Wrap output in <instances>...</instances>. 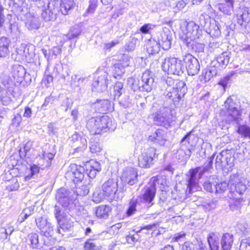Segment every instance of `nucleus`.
I'll use <instances>...</instances> for the list:
<instances>
[{
	"instance_id": "obj_25",
	"label": "nucleus",
	"mask_w": 250,
	"mask_h": 250,
	"mask_svg": "<svg viewBox=\"0 0 250 250\" xmlns=\"http://www.w3.org/2000/svg\"><path fill=\"white\" fill-rule=\"evenodd\" d=\"M74 4L73 0H61L60 6L62 14L64 16L70 14Z\"/></svg>"
},
{
	"instance_id": "obj_62",
	"label": "nucleus",
	"mask_w": 250,
	"mask_h": 250,
	"mask_svg": "<svg viewBox=\"0 0 250 250\" xmlns=\"http://www.w3.org/2000/svg\"><path fill=\"white\" fill-rule=\"evenodd\" d=\"M185 236V233L184 232H180L179 233L175 234L174 237L172 239V241L173 242H179L181 239Z\"/></svg>"
},
{
	"instance_id": "obj_14",
	"label": "nucleus",
	"mask_w": 250,
	"mask_h": 250,
	"mask_svg": "<svg viewBox=\"0 0 250 250\" xmlns=\"http://www.w3.org/2000/svg\"><path fill=\"white\" fill-rule=\"evenodd\" d=\"M118 185L113 179H109L102 185V190L106 197H113L117 191Z\"/></svg>"
},
{
	"instance_id": "obj_60",
	"label": "nucleus",
	"mask_w": 250,
	"mask_h": 250,
	"mask_svg": "<svg viewBox=\"0 0 250 250\" xmlns=\"http://www.w3.org/2000/svg\"><path fill=\"white\" fill-rule=\"evenodd\" d=\"M130 58L127 54H124L122 55L121 61L123 62L122 65L124 66H127L129 65Z\"/></svg>"
},
{
	"instance_id": "obj_55",
	"label": "nucleus",
	"mask_w": 250,
	"mask_h": 250,
	"mask_svg": "<svg viewBox=\"0 0 250 250\" xmlns=\"http://www.w3.org/2000/svg\"><path fill=\"white\" fill-rule=\"evenodd\" d=\"M54 214L57 221L64 217L63 212L62 209L57 205L55 206Z\"/></svg>"
},
{
	"instance_id": "obj_37",
	"label": "nucleus",
	"mask_w": 250,
	"mask_h": 250,
	"mask_svg": "<svg viewBox=\"0 0 250 250\" xmlns=\"http://www.w3.org/2000/svg\"><path fill=\"white\" fill-rule=\"evenodd\" d=\"M25 24L27 27L29 29H38L40 26L39 22L35 17H29Z\"/></svg>"
},
{
	"instance_id": "obj_28",
	"label": "nucleus",
	"mask_w": 250,
	"mask_h": 250,
	"mask_svg": "<svg viewBox=\"0 0 250 250\" xmlns=\"http://www.w3.org/2000/svg\"><path fill=\"white\" fill-rule=\"evenodd\" d=\"M219 234L216 233L211 232L208 234V242L210 250H219Z\"/></svg>"
},
{
	"instance_id": "obj_2",
	"label": "nucleus",
	"mask_w": 250,
	"mask_h": 250,
	"mask_svg": "<svg viewBox=\"0 0 250 250\" xmlns=\"http://www.w3.org/2000/svg\"><path fill=\"white\" fill-rule=\"evenodd\" d=\"M111 124V119L107 115H104L88 119L86 127L92 134H98L107 128H110Z\"/></svg>"
},
{
	"instance_id": "obj_45",
	"label": "nucleus",
	"mask_w": 250,
	"mask_h": 250,
	"mask_svg": "<svg viewBox=\"0 0 250 250\" xmlns=\"http://www.w3.org/2000/svg\"><path fill=\"white\" fill-rule=\"evenodd\" d=\"M20 187L19 184L17 179H13L6 186V189L9 191L17 190Z\"/></svg>"
},
{
	"instance_id": "obj_9",
	"label": "nucleus",
	"mask_w": 250,
	"mask_h": 250,
	"mask_svg": "<svg viewBox=\"0 0 250 250\" xmlns=\"http://www.w3.org/2000/svg\"><path fill=\"white\" fill-rule=\"evenodd\" d=\"M184 61L189 75L194 76L198 74L200 70V65L197 59L188 54L185 56Z\"/></svg>"
},
{
	"instance_id": "obj_44",
	"label": "nucleus",
	"mask_w": 250,
	"mask_h": 250,
	"mask_svg": "<svg viewBox=\"0 0 250 250\" xmlns=\"http://www.w3.org/2000/svg\"><path fill=\"white\" fill-rule=\"evenodd\" d=\"M32 212L29 209H24L19 215L17 221L20 223H21L26 220L31 214Z\"/></svg>"
},
{
	"instance_id": "obj_64",
	"label": "nucleus",
	"mask_w": 250,
	"mask_h": 250,
	"mask_svg": "<svg viewBox=\"0 0 250 250\" xmlns=\"http://www.w3.org/2000/svg\"><path fill=\"white\" fill-rule=\"evenodd\" d=\"M22 121L21 116L20 114H17L15 115L14 118L13 119V124L15 126H18L20 125V123Z\"/></svg>"
},
{
	"instance_id": "obj_34",
	"label": "nucleus",
	"mask_w": 250,
	"mask_h": 250,
	"mask_svg": "<svg viewBox=\"0 0 250 250\" xmlns=\"http://www.w3.org/2000/svg\"><path fill=\"white\" fill-rule=\"evenodd\" d=\"M27 243L33 249L38 248L39 244V236L35 233H31L27 236Z\"/></svg>"
},
{
	"instance_id": "obj_29",
	"label": "nucleus",
	"mask_w": 250,
	"mask_h": 250,
	"mask_svg": "<svg viewBox=\"0 0 250 250\" xmlns=\"http://www.w3.org/2000/svg\"><path fill=\"white\" fill-rule=\"evenodd\" d=\"M10 40L5 37L0 38V57H5L9 54Z\"/></svg>"
},
{
	"instance_id": "obj_16",
	"label": "nucleus",
	"mask_w": 250,
	"mask_h": 250,
	"mask_svg": "<svg viewBox=\"0 0 250 250\" xmlns=\"http://www.w3.org/2000/svg\"><path fill=\"white\" fill-rule=\"evenodd\" d=\"M167 133L166 131L157 129L149 136L148 139L150 141L153 142L160 145H164L167 141Z\"/></svg>"
},
{
	"instance_id": "obj_30",
	"label": "nucleus",
	"mask_w": 250,
	"mask_h": 250,
	"mask_svg": "<svg viewBox=\"0 0 250 250\" xmlns=\"http://www.w3.org/2000/svg\"><path fill=\"white\" fill-rule=\"evenodd\" d=\"M146 46L149 54H155L159 52L161 46L157 41L154 39H150L147 41Z\"/></svg>"
},
{
	"instance_id": "obj_63",
	"label": "nucleus",
	"mask_w": 250,
	"mask_h": 250,
	"mask_svg": "<svg viewBox=\"0 0 250 250\" xmlns=\"http://www.w3.org/2000/svg\"><path fill=\"white\" fill-rule=\"evenodd\" d=\"M60 2L59 0H49L48 3V6L49 8L52 9L56 7H58Z\"/></svg>"
},
{
	"instance_id": "obj_22",
	"label": "nucleus",
	"mask_w": 250,
	"mask_h": 250,
	"mask_svg": "<svg viewBox=\"0 0 250 250\" xmlns=\"http://www.w3.org/2000/svg\"><path fill=\"white\" fill-rule=\"evenodd\" d=\"M216 74V70L213 67L206 68L202 70L200 76V80L204 83L208 82L214 75Z\"/></svg>"
},
{
	"instance_id": "obj_7",
	"label": "nucleus",
	"mask_w": 250,
	"mask_h": 250,
	"mask_svg": "<svg viewBox=\"0 0 250 250\" xmlns=\"http://www.w3.org/2000/svg\"><path fill=\"white\" fill-rule=\"evenodd\" d=\"M186 84L183 81L177 83L176 86L173 87L167 94L169 98H171L174 102H178L182 97H184L187 92Z\"/></svg>"
},
{
	"instance_id": "obj_19",
	"label": "nucleus",
	"mask_w": 250,
	"mask_h": 250,
	"mask_svg": "<svg viewBox=\"0 0 250 250\" xmlns=\"http://www.w3.org/2000/svg\"><path fill=\"white\" fill-rule=\"evenodd\" d=\"M200 169V167H197L189 171V178L188 181L186 192L190 193L192 190L196 187L197 184L196 175Z\"/></svg>"
},
{
	"instance_id": "obj_48",
	"label": "nucleus",
	"mask_w": 250,
	"mask_h": 250,
	"mask_svg": "<svg viewBox=\"0 0 250 250\" xmlns=\"http://www.w3.org/2000/svg\"><path fill=\"white\" fill-rule=\"evenodd\" d=\"M178 154L179 156H181V158H179V159H180L181 161H184L187 159L189 158L190 154L191 151L189 149H187L185 150H180L178 151Z\"/></svg>"
},
{
	"instance_id": "obj_8",
	"label": "nucleus",
	"mask_w": 250,
	"mask_h": 250,
	"mask_svg": "<svg viewBox=\"0 0 250 250\" xmlns=\"http://www.w3.org/2000/svg\"><path fill=\"white\" fill-rule=\"evenodd\" d=\"M153 83L152 73L149 70H146L143 73L141 79L138 81V88L141 91L149 92L152 90Z\"/></svg>"
},
{
	"instance_id": "obj_38",
	"label": "nucleus",
	"mask_w": 250,
	"mask_h": 250,
	"mask_svg": "<svg viewBox=\"0 0 250 250\" xmlns=\"http://www.w3.org/2000/svg\"><path fill=\"white\" fill-rule=\"evenodd\" d=\"M138 202V199L133 198L129 203V208L127 210L126 214L128 216H130L136 211V205Z\"/></svg>"
},
{
	"instance_id": "obj_61",
	"label": "nucleus",
	"mask_w": 250,
	"mask_h": 250,
	"mask_svg": "<svg viewBox=\"0 0 250 250\" xmlns=\"http://www.w3.org/2000/svg\"><path fill=\"white\" fill-rule=\"evenodd\" d=\"M86 167H87L86 172L87 173L88 176L90 178H95L97 172H98V171H97L92 169L90 167H89L88 165H86Z\"/></svg>"
},
{
	"instance_id": "obj_18",
	"label": "nucleus",
	"mask_w": 250,
	"mask_h": 250,
	"mask_svg": "<svg viewBox=\"0 0 250 250\" xmlns=\"http://www.w3.org/2000/svg\"><path fill=\"white\" fill-rule=\"evenodd\" d=\"M37 225L44 236L49 237L53 235V229L52 225L46 219L42 220L40 223H37Z\"/></svg>"
},
{
	"instance_id": "obj_39",
	"label": "nucleus",
	"mask_w": 250,
	"mask_h": 250,
	"mask_svg": "<svg viewBox=\"0 0 250 250\" xmlns=\"http://www.w3.org/2000/svg\"><path fill=\"white\" fill-rule=\"evenodd\" d=\"M85 250H98L99 246L94 242L93 239H89L84 243L83 246Z\"/></svg>"
},
{
	"instance_id": "obj_49",
	"label": "nucleus",
	"mask_w": 250,
	"mask_h": 250,
	"mask_svg": "<svg viewBox=\"0 0 250 250\" xmlns=\"http://www.w3.org/2000/svg\"><path fill=\"white\" fill-rule=\"evenodd\" d=\"M32 146V142L31 141L27 142L24 145L22 149H20L19 153L21 157L25 156L26 153L31 149Z\"/></svg>"
},
{
	"instance_id": "obj_15",
	"label": "nucleus",
	"mask_w": 250,
	"mask_h": 250,
	"mask_svg": "<svg viewBox=\"0 0 250 250\" xmlns=\"http://www.w3.org/2000/svg\"><path fill=\"white\" fill-rule=\"evenodd\" d=\"M172 35L168 30L162 32L158 37V42L164 50H168L171 44Z\"/></svg>"
},
{
	"instance_id": "obj_24",
	"label": "nucleus",
	"mask_w": 250,
	"mask_h": 250,
	"mask_svg": "<svg viewBox=\"0 0 250 250\" xmlns=\"http://www.w3.org/2000/svg\"><path fill=\"white\" fill-rule=\"evenodd\" d=\"M22 49H18L17 53L21 56V59L30 60L34 56V46H28L23 47Z\"/></svg>"
},
{
	"instance_id": "obj_20",
	"label": "nucleus",
	"mask_w": 250,
	"mask_h": 250,
	"mask_svg": "<svg viewBox=\"0 0 250 250\" xmlns=\"http://www.w3.org/2000/svg\"><path fill=\"white\" fill-rule=\"evenodd\" d=\"M233 242V235L229 233H225L221 240V249L222 250H230Z\"/></svg>"
},
{
	"instance_id": "obj_43",
	"label": "nucleus",
	"mask_w": 250,
	"mask_h": 250,
	"mask_svg": "<svg viewBox=\"0 0 250 250\" xmlns=\"http://www.w3.org/2000/svg\"><path fill=\"white\" fill-rule=\"evenodd\" d=\"M104 193H102L99 189L96 190L93 194V201L97 203L101 202L104 198Z\"/></svg>"
},
{
	"instance_id": "obj_27",
	"label": "nucleus",
	"mask_w": 250,
	"mask_h": 250,
	"mask_svg": "<svg viewBox=\"0 0 250 250\" xmlns=\"http://www.w3.org/2000/svg\"><path fill=\"white\" fill-rule=\"evenodd\" d=\"M25 73L24 68L21 65H15L12 70V76L17 82H21Z\"/></svg>"
},
{
	"instance_id": "obj_3",
	"label": "nucleus",
	"mask_w": 250,
	"mask_h": 250,
	"mask_svg": "<svg viewBox=\"0 0 250 250\" xmlns=\"http://www.w3.org/2000/svg\"><path fill=\"white\" fill-rule=\"evenodd\" d=\"M164 71L168 74L180 76L185 71V67L182 61L174 57L166 58L162 63Z\"/></svg>"
},
{
	"instance_id": "obj_23",
	"label": "nucleus",
	"mask_w": 250,
	"mask_h": 250,
	"mask_svg": "<svg viewBox=\"0 0 250 250\" xmlns=\"http://www.w3.org/2000/svg\"><path fill=\"white\" fill-rule=\"evenodd\" d=\"M75 169L68 172V174L72 176L73 181L74 183H78L81 181L84 177L83 171L84 168L80 166L74 165Z\"/></svg>"
},
{
	"instance_id": "obj_31",
	"label": "nucleus",
	"mask_w": 250,
	"mask_h": 250,
	"mask_svg": "<svg viewBox=\"0 0 250 250\" xmlns=\"http://www.w3.org/2000/svg\"><path fill=\"white\" fill-rule=\"evenodd\" d=\"M182 250H208V248L201 241L195 244L186 242Z\"/></svg>"
},
{
	"instance_id": "obj_13",
	"label": "nucleus",
	"mask_w": 250,
	"mask_h": 250,
	"mask_svg": "<svg viewBox=\"0 0 250 250\" xmlns=\"http://www.w3.org/2000/svg\"><path fill=\"white\" fill-rule=\"evenodd\" d=\"M138 174L136 169L130 167L126 168L123 173L122 181L129 185H133L137 182Z\"/></svg>"
},
{
	"instance_id": "obj_11",
	"label": "nucleus",
	"mask_w": 250,
	"mask_h": 250,
	"mask_svg": "<svg viewBox=\"0 0 250 250\" xmlns=\"http://www.w3.org/2000/svg\"><path fill=\"white\" fill-rule=\"evenodd\" d=\"M225 107L227 110L228 119L229 121L239 122L240 112L235 106L233 100L229 97L225 102Z\"/></svg>"
},
{
	"instance_id": "obj_52",
	"label": "nucleus",
	"mask_w": 250,
	"mask_h": 250,
	"mask_svg": "<svg viewBox=\"0 0 250 250\" xmlns=\"http://www.w3.org/2000/svg\"><path fill=\"white\" fill-rule=\"evenodd\" d=\"M216 203L214 201H209L208 202H205L203 205V208L206 210H210L216 208Z\"/></svg>"
},
{
	"instance_id": "obj_54",
	"label": "nucleus",
	"mask_w": 250,
	"mask_h": 250,
	"mask_svg": "<svg viewBox=\"0 0 250 250\" xmlns=\"http://www.w3.org/2000/svg\"><path fill=\"white\" fill-rule=\"evenodd\" d=\"M232 7L230 5H225L221 4L219 5V10L224 14L226 15H230L231 14V11Z\"/></svg>"
},
{
	"instance_id": "obj_56",
	"label": "nucleus",
	"mask_w": 250,
	"mask_h": 250,
	"mask_svg": "<svg viewBox=\"0 0 250 250\" xmlns=\"http://www.w3.org/2000/svg\"><path fill=\"white\" fill-rule=\"evenodd\" d=\"M87 165L89 167L98 172L101 170V165L98 162L92 161L89 162V164Z\"/></svg>"
},
{
	"instance_id": "obj_58",
	"label": "nucleus",
	"mask_w": 250,
	"mask_h": 250,
	"mask_svg": "<svg viewBox=\"0 0 250 250\" xmlns=\"http://www.w3.org/2000/svg\"><path fill=\"white\" fill-rule=\"evenodd\" d=\"M90 149L92 153H97L100 152L101 151L102 148L98 143H94L91 145L90 146Z\"/></svg>"
},
{
	"instance_id": "obj_57",
	"label": "nucleus",
	"mask_w": 250,
	"mask_h": 250,
	"mask_svg": "<svg viewBox=\"0 0 250 250\" xmlns=\"http://www.w3.org/2000/svg\"><path fill=\"white\" fill-rule=\"evenodd\" d=\"M43 158L46 160L47 164L46 167H49L51 163L49 161H51L54 157V154L52 153H44L43 154Z\"/></svg>"
},
{
	"instance_id": "obj_21",
	"label": "nucleus",
	"mask_w": 250,
	"mask_h": 250,
	"mask_svg": "<svg viewBox=\"0 0 250 250\" xmlns=\"http://www.w3.org/2000/svg\"><path fill=\"white\" fill-rule=\"evenodd\" d=\"M60 229H57L59 234H63V232L69 230L73 226V222L70 219L63 217L58 221Z\"/></svg>"
},
{
	"instance_id": "obj_42",
	"label": "nucleus",
	"mask_w": 250,
	"mask_h": 250,
	"mask_svg": "<svg viewBox=\"0 0 250 250\" xmlns=\"http://www.w3.org/2000/svg\"><path fill=\"white\" fill-rule=\"evenodd\" d=\"M64 42L65 40L63 42L61 41L59 45L53 47L49 50V54H51V57H53V56L56 57L61 53L62 47L63 46Z\"/></svg>"
},
{
	"instance_id": "obj_36",
	"label": "nucleus",
	"mask_w": 250,
	"mask_h": 250,
	"mask_svg": "<svg viewBox=\"0 0 250 250\" xmlns=\"http://www.w3.org/2000/svg\"><path fill=\"white\" fill-rule=\"evenodd\" d=\"M215 193L222 194L224 193L228 188L229 189V181L228 183L222 182L214 186Z\"/></svg>"
},
{
	"instance_id": "obj_46",
	"label": "nucleus",
	"mask_w": 250,
	"mask_h": 250,
	"mask_svg": "<svg viewBox=\"0 0 250 250\" xmlns=\"http://www.w3.org/2000/svg\"><path fill=\"white\" fill-rule=\"evenodd\" d=\"M123 84L121 82L116 83L114 87V92L115 97H119L123 92Z\"/></svg>"
},
{
	"instance_id": "obj_26",
	"label": "nucleus",
	"mask_w": 250,
	"mask_h": 250,
	"mask_svg": "<svg viewBox=\"0 0 250 250\" xmlns=\"http://www.w3.org/2000/svg\"><path fill=\"white\" fill-rule=\"evenodd\" d=\"M94 105L97 111L100 113H105L111 109L110 102L107 100H99L95 103Z\"/></svg>"
},
{
	"instance_id": "obj_59",
	"label": "nucleus",
	"mask_w": 250,
	"mask_h": 250,
	"mask_svg": "<svg viewBox=\"0 0 250 250\" xmlns=\"http://www.w3.org/2000/svg\"><path fill=\"white\" fill-rule=\"evenodd\" d=\"M213 159V156L209 158V160L207 165L204 167L203 170L200 171L201 174H203L205 172L209 170V169L212 168Z\"/></svg>"
},
{
	"instance_id": "obj_40",
	"label": "nucleus",
	"mask_w": 250,
	"mask_h": 250,
	"mask_svg": "<svg viewBox=\"0 0 250 250\" xmlns=\"http://www.w3.org/2000/svg\"><path fill=\"white\" fill-rule=\"evenodd\" d=\"M237 132L244 137L250 138V127L246 125H241L238 127Z\"/></svg>"
},
{
	"instance_id": "obj_41",
	"label": "nucleus",
	"mask_w": 250,
	"mask_h": 250,
	"mask_svg": "<svg viewBox=\"0 0 250 250\" xmlns=\"http://www.w3.org/2000/svg\"><path fill=\"white\" fill-rule=\"evenodd\" d=\"M40 167L35 165H33L31 166L30 169H29V171L30 172V174L26 175L24 177L25 181H29L31 179L33 176L39 172Z\"/></svg>"
},
{
	"instance_id": "obj_53",
	"label": "nucleus",
	"mask_w": 250,
	"mask_h": 250,
	"mask_svg": "<svg viewBox=\"0 0 250 250\" xmlns=\"http://www.w3.org/2000/svg\"><path fill=\"white\" fill-rule=\"evenodd\" d=\"M7 94V92L5 90H0V99L3 104H7L10 102V98Z\"/></svg>"
},
{
	"instance_id": "obj_4",
	"label": "nucleus",
	"mask_w": 250,
	"mask_h": 250,
	"mask_svg": "<svg viewBox=\"0 0 250 250\" xmlns=\"http://www.w3.org/2000/svg\"><path fill=\"white\" fill-rule=\"evenodd\" d=\"M248 181L239 174H232L229 179V190L231 192L243 194L247 189Z\"/></svg>"
},
{
	"instance_id": "obj_50",
	"label": "nucleus",
	"mask_w": 250,
	"mask_h": 250,
	"mask_svg": "<svg viewBox=\"0 0 250 250\" xmlns=\"http://www.w3.org/2000/svg\"><path fill=\"white\" fill-rule=\"evenodd\" d=\"M212 178H211L210 177L209 178L208 180L205 182L203 186L204 188V189L210 192H213L215 190L214 187L213 188L212 184Z\"/></svg>"
},
{
	"instance_id": "obj_5",
	"label": "nucleus",
	"mask_w": 250,
	"mask_h": 250,
	"mask_svg": "<svg viewBox=\"0 0 250 250\" xmlns=\"http://www.w3.org/2000/svg\"><path fill=\"white\" fill-rule=\"evenodd\" d=\"M157 181L156 177L151 178L149 182V186L146 188L144 193L142 196H138L137 199H143L144 203L147 204L149 207L153 205L152 201L155 196L156 194V185L155 182Z\"/></svg>"
},
{
	"instance_id": "obj_1",
	"label": "nucleus",
	"mask_w": 250,
	"mask_h": 250,
	"mask_svg": "<svg viewBox=\"0 0 250 250\" xmlns=\"http://www.w3.org/2000/svg\"><path fill=\"white\" fill-rule=\"evenodd\" d=\"M202 34V31L198 25L193 21H184L181 25L180 38L188 45L191 41L199 39Z\"/></svg>"
},
{
	"instance_id": "obj_47",
	"label": "nucleus",
	"mask_w": 250,
	"mask_h": 250,
	"mask_svg": "<svg viewBox=\"0 0 250 250\" xmlns=\"http://www.w3.org/2000/svg\"><path fill=\"white\" fill-rule=\"evenodd\" d=\"M97 0H90L89 5L86 10L87 14H94L97 7Z\"/></svg>"
},
{
	"instance_id": "obj_10",
	"label": "nucleus",
	"mask_w": 250,
	"mask_h": 250,
	"mask_svg": "<svg viewBox=\"0 0 250 250\" xmlns=\"http://www.w3.org/2000/svg\"><path fill=\"white\" fill-rule=\"evenodd\" d=\"M56 199L58 203L65 208H70L73 206V201L70 196V192L64 188H61L58 190Z\"/></svg>"
},
{
	"instance_id": "obj_51",
	"label": "nucleus",
	"mask_w": 250,
	"mask_h": 250,
	"mask_svg": "<svg viewBox=\"0 0 250 250\" xmlns=\"http://www.w3.org/2000/svg\"><path fill=\"white\" fill-rule=\"evenodd\" d=\"M5 2L7 3L9 7L12 6L15 8L21 6L23 3L22 0H5Z\"/></svg>"
},
{
	"instance_id": "obj_33",
	"label": "nucleus",
	"mask_w": 250,
	"mask_h": 250,
	"mask_svg": "<svg viewBox=\"0 0 250 250\" xmlns=\"http://www.w3.org/2000/svg\"><path fill=\"white\" fill-rule=\"evenodd\" d=\"M110 210L109 206H100L97 208L96 215L98 218L106 219L108 217Z\"/></svg>"
},
{
	"instance_id": "obj_12",
	"label": "nucleus",
	"mask_w": 250,
	"mask_h": 250,
	"mask_svg": "<svg viewBox=\"0 0 250 250\" xmlns=\"http://www.w3.org/2000/svg\"><path fill=\"white\" fill-rule=\"evenodd\" d=\"M108 84V74L104 71L101 72L97 80L93 82V86L98 92L105 91Z\"/></svg>"
},
{
	"instance_id": "obj_32",
	"label": "nucleus",
	"mask_w": 250,
	"mask_h": 250,
	"mask_svg": "<svg viewBox=\"0 0 250 250\" xmlns=\"http://www.w3.org/2000/svg\"><path fill=\"white\" fill-rule=\"evenodd\" d=\"M231 55L230 52L225 51L218 56L216 60L221 66H226L228 64Z\"/></svg>"
},
{
	"instance_id": "obj_17",
	"label": "nucleus",
	"mask_w": 250,
	"mask_h": 250,
	"mask_svg": "<svg viewBox=\"0 0 250 250\" xmlns=\"http://www.w3.org/2000/svg\"><path fill=\"white\" fill-rule=\"evenodd\" d=\"M169 110L164 112V108L158 112L154 117V122L155 124L158 125H165L168 123L170 120L169 117Z\"/></svg>"
},
{
	"instance_id": "obj_35",
	"label": "nucleus",
	"mask_w": 250,
	"mask_h": 250,
	"mask_svg": "<svg viewBox=\"0 0 250 250\" xmlns=\"http://www.w3.org/2000/svg\"><path fill=\"white\" fill-rule=\"evenodd\" d=\"M81 33V29L78 25H75L72 27L69 32L66 35L68 40H70L78 38Z\"/></svg>"
},
{
	"instance_id": "obj_6",
	"label": "nucleus",
	"mask_w": 250,
	"mask_h": 250,
	"mask_svg": "<svg viewBox=\"0 0 250 250\" xmlns=\"http://www.w3.org/2000/svg\"><path fill=\"white\" fill-rule=\"evenodd\" d=\"M156 155V149L149 147L143 152L138 157V165L143 168H149L153 164V161Z\"/></svg>"
}]
</instances>
